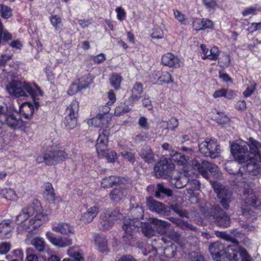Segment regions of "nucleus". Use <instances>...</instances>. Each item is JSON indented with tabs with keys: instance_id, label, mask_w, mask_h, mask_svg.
<instances>
[{
	"instance_id": "47",
	"label": "nucleus",
	"mask_w": 261,
	"mask_h": 261,
	"mask_svg": "<svg viewBox=\"0 0 261 261\" xmlns=\"http://www.w3.org/2000/svg\"><path fill=\"white\" fill-rule=\"evenodd\" d=\"M66 246L71 244L73 239L74 238V228L72 226L67 225L66 224Z\"/></svg>"
},
{
	"instance_id": "25",
	"label": "nucleus",
	"mask_w": 261,
	"mask_h": 261,
	"mask_svg": "<svg viewBox=\"0 0 261 261\" xmlns=\"http://www.w3.org/2000/svg\"><path fill=\"white\" fill-rule=\"evenodd\" d=\"M143 85L137 82L130 90L131 95L128 99L134 103L138 101L142 97L143 94Z\"/></svg>"
},
{
	"instance_id": "27",
	"label": "nucleus",
	"mask_w": 261,
	"mask_h": 261,
	"mask_svg": "<svg viewBox=\"0 0 261 261\" xmlns=\"http://www.w3.org/2000/svg\"><path fill=\"white\" fill-rule=\"evenodd\" d=\"M12 220L10 219L4 220L0 223V238H6L13 227L11 225Z\"/></svg>"
},
{
	"instance_id": "28",
	"label": "nucleus",
	"mask_w": 261,
	"mask_h": 261,
	"mask_svg": "<svg viewBox=\"0 0 261 261\" xmlns=\"http://www.w3.org/2000/svg\"><path fill=\"white\" fill-rule=\"evenodd\" d=\"M99 208L97 206H93L88 208L87 211L82 215V220L85 223H89L97 215Z\"/></svg>"
},
{
	"instance_id": "63",
	"label": "nucleus",
	"mask_w": 261,
	"mask_h": 261,
	"mask_svg": "<svg viewBox=\"0 0 261 261\" xmlns=\"http://www.w3.org/2000/svg\"><path fill=\"white\" fill-rule=\"evenodd\" d=\"M202 2L207 8L214 9L217 4L216 0H202Z\"/></svg>"
},
{
	"instance_id": "24",
	"label": "nucleus",
	"mask_w": 261,
	"mask_h": 261,
	"mask_svg": "<svg viewBox=\"0 0 261 261\" xmlns=\"http://www.w3.org/2000/svg\"><path fill=\"white\" fill-rule=\"evenodd\" d=\"M162 62L163 65L170 67L177 68L180 66L178 57L169 53L162 56Z\"/></svg>"
},
{
	"instance_id": "4",
	"label": "nucleus",
	"mask_w": 261,
	"mask_h": 261,
	"mask_svg": "<svg viewBox=\"0 0 261 261\" xmlns=\"http://www.w3.org/2000/svg\"><path fill=\"white\" fill-rule=\"evenodd\" d=\"M245 162L244 165L240 167L238 177H243L244 180L246 178L248 174L253 176H256L261 173V155L251 154Z\"/></svg>"
},
{
	"instance_id": "45",
	"label": "nucleus",
	"mask_w": 261,
	"mask_h": 261,
	"mask_svg": "<svg viewBox=\"0 0 261 261\" xmlns=\"http://www.w3.org/2000/svg\"><path fill=\"white\" fill-rule=\"evenodd\" d=\"M1 194L2 197L9 200H16L17 199L16 194L15 191L12 189H4L1 191Z\"/></svg>"
},
{
	"instance_id": "51",
	"label": "nucleus",
	"mask_w": 261,
	"mask_h": 261,
	"mask_svg": "<svg viewBox=\"0 0 261 261\" xmlns=\"http://www.w3.org/2000/svg\"><path fill=\"white\" fill-rule=\"evenodd\" d=\"M32 249L30 248H28L26 249L27 256L25 259V261H38V256L36 255L33 254L32 253Z\"/></svg>"
},
{
	"instance_id": "62",
	"label": "nucleus",
	"mask_w": 261,
	"mask_h": 261,
	"mask_svg": "<svg viewBox=\"0 0 261 261\" xmlns=\"http://www.w3.org/2000/svg\"><path fill=\"white\" fill-rule=\"evenodd\" d=\"M108 98L109 101L107 103L108 106L112 105L113 104L116 100V98L114 92L111 90L108 93Z\"/></svg>"
},
{
	"instance_id": "20",
	"label": "nucleus",
	"mask_w": 261,
	"mask_h": 261,
	"mask_svg": "<svg viewBox=\"0 0 261 261\" xmlns=\"http://www.w3.org/2000/svg\"><path fill=\"white\" fill-rule=\"evenodd\" d=\"M111 121V117L110 115H106L102 114H98L97 117L92 118L91 120V123L92 125L95 127H100L101 128L99 129V132L100 130L107 129L109 127ZM109 132V129H108Z\"/></svg>"
},
{
	"instance_id": "39",
	"label": "nucleus",
	"mask_w": 261,
	"mask_h": 261,
	"mask_svg": "<svg viewBox=\"0 0 261 261\" xmlns=\"http://www.w3.org/2000/svg\"><path fill=\"white\" fill-rule=\"evenodd\" d=\"M235 164L233 163H229L227 164H226L225 165V169L226 171L230 174H233L234 175V177L236 178V180L234 181V182L239 183L241 182H245L246 181L244 180V177H240L239 176L238 177L237 174L239 173V171L237 172V170L234 171L233 169V168L234 167Z\"/></svg>"
},
{
	"instance_id": "7",
	"label": "nucleus",
	"mask_w": 261,
	"mask_h": 261,
	"mask_svg": "<svg viewBox=\"0 0 261 261\" xmlns=\"http://www.w3.org/2000/svg\"><path fill=\"white\" fill-rule=\"evenodd\" d=\"M0 118L3 120L4 125L6 124L14 130L20 128L22 125V121L20 118L15 117L8 111L6 107L2 105H0Z\"/></svg>"
},
{
	"instance_id": "42",
	"label": "nucleus",
	"mask_w": 261,
	"mask_h": 261,
	"mask_svg": "<svg viewBox=\"0 0 261 261\" xmlns=\"http://www.w3.org/2000/svg\"><path fill=\"white\" fill-rule=\"evenodd\" d=\"M158 81L162 84H169L173 82L171 74L167 71L158 72Z\"/></svg>"
},
{
	"instance_id": "17",
	"label": "nucleus",
	"mask_w": 261,
	"mask_h": 261,
	"mask_svg": "<svg viewBox=\"0 0 261 261\" xmlns=\"http://www.w3.org/2000/svg\"><path fill=\"white\" fill-rule=\"evenodd\" d=\"M153 224L155 226L152 227L151 224H147L145 227L143 228V232L145 236L150 237L155 233V229H160V231L162 232H165V229L169 228L170 226V223L167 221H163L158 219H153Z\"/></svg>"
},
{
	"instance_id": "53",
	"label": "nucleus",
	"mask_w": 261,
	"mask_h": 261,
	"mask_svg": "<svg viewBox=\"0 0 261 261\" xmlns=\"http://www.w3.org/2000/svg\"><path fill=\"white\" fill-rule=\"evenodd\" d=\"M201 21V19L196 18L194 19L192 22V25L194 29L196 31L202 30L203 29V25Z\"/></svg>"
},
{
	"instance_id": "43",
	"label": "nucleus",
	"mask_w": 261,
	"mask_h": 261,
	"mask_svg": "<svg viewBox=\"0 0 261 261\" xmlns=\"http://www.w3.org/2000/svg\"><path fill=\"white\" fill-rule=\"evenodd\" d=\"M122 77L118 73H113L110 79V83L112 87L115 90L120 88V84L122 82Z\"/></svg>"
},
{
	"instance_id": "41",
	"label": "nucleus",
	"mask_w": 261,
	"mask_h": 261,
	"mask_svg": "<svg viewBox=\"0 0 261 261\" xmlns=\"http://www.w3.org/2000/svg\"><path fill=\"white\" fill-rule=\"evenodd\" d=\"M92 81L93 79L89 73H87L79 79V84L81 89H86L90 87Z\"/></svg>"
},
{
	"instance_id": "61",
	"label": "nucleus",
	"mask_w": 261,
	"mask_h": 261,
	"mask_svg": "<svg viewBox=\"0 0 261 261\" xmlns=\"http://www.w3.org/2000/svg\"><path fill=\"white\" fill-rule=\"evenodd\" d=\"M12 59V55L3 54L0 57V66H4L6 62Z\"/></svg>"
},
{
	"instance_id": "54",
	"label": "nucleus",
	"mask_w": 261,
	"mask_h": 261,
	"mask_svg": "<svg viewBox=\"0 0 261 261\" xmlns=\"http://www.w3.org/2000/svg\"><path fill=\"white\" fill-rule=\"evenodd\" d=\"M11 248V244L8 242H3L0 245V254H6Z\"/></svg>"
},
{
	"instance_id": "30",
	"label": "nucleus",
	"mask_w": 261,
	"mask_h": 261,
	"mask_svg": "<svg viewBox=\"0 0 261 261\" xmlns=\"http://www.w3.org/2000/svg\"><path fill=\"white\" fill-rule=\"evenodd\" d=\"M122 182L121 178L119 176H110L108 177L104 178L101 182V187L103 188H109L113 186L119 184Z\"/></svg>"
},
{
	"instance_id": "6",
	"label": "nucleus",
	"mask_w": 261,
	"mask_h": 261,
	"mask_svg": "<svg viewBox=\"0 0 261 261\" xmlns=\"http://www.w3.org/2000/svg\"><path fill=\"white\" fill-rule=\"evenodd\" d=\"M243 191L244 195V204H242V212L243 216H246L247 218L252 215V211H251L249 206L256 207L259 205L258 201L253 193V191L251 188H245Z\"/></svg>"
},
{
	"instance_id": "32",
	"label": "nucleus",
	"mask_w": 261,
	"mask_h": 261,
	"mask_svg": "<svg viewBox=\"0 0 261 261\" xmlns=\"http://www.w3.org/2000/svg\"><path fill=\"white\" fill-rule=\"evenodd\" d=\"M140 156L145 162L150 163L154 161V153L150 147L144 146L139 152Z\"/></svg>"
},
{
	"instance_id": "52",
	"label": "nucleus",
	"mask_w": 261,
	"mask_h": 261,
	"mask_svg": "<svg viewBox=\"0 0 261 261\" xmlns=\"http://www.w3.org/2000/svg\"><path fill=\"white\" fill-rule=\"evenodd\" d=\"M151 37L154 39H161L164 37V33L160 28H154L151 35Z\"/></svg>"
},
{
	"instance_id": "13",
	"label": "nucleus",
	"mask_w": 261,
	"mask_h": 261,
	"mask_svg": "<svg viewBox=\"0 0 261 261\" xmlns=\"http://www.w3.org/2000/svg\"><path fill=\"white\" fill-rule=\"evenodd\" d=\"M174 169V165L171 160L164 158L156 163L154 166V175L157 178H161L169 176Z\"/></svg>"
},
{
	"instance_id": "55",
	"label": "nucleus",
	"mask_w": 261,
	"mask_h": 261,
	"mask_svg": "<svg viewBox=\"0 0 261 261\" xmlns=\"http://www.w3.org/2000/svg\"><path fill=\"white\" fill-rule=\"evenodd\" d=\"M116 12L117 13V18L119 21H122L126 16V12L121 7H117L116 9Z\"/></svg>"
},
{
	"instance_id": "64",
	"label": "nucleus",
	"mask_w": 261,
	"mask_h": 261,
	"mask_svg": "<svg viewBox=\"0 0 261 261\" xmlns=\"http://www.w3.org/2000/svg\"><path fill=\"white\" fill-rule=\"evenodd\" d=\"M118 261H137L133 256L127 254L122 256Z\"/></svg>"
},
{
	"instance_id": "14",
	"label": "nucleus",
	"mask_w": 261,
	"mask_h": 261,
	"mask_svg": "<svg viewBox=\"0 0 261 261\" xmlns=\"http://www.w3.org/2000/svg\"><path fill=\"white\" fill-rule=\"evenodd\" d=\"M227 250V246L225 248L219 241L211 244L209 247L210 252L215 261H228Z\"/></svg>"
},
{
	"instance_id": "22",
	"label": "nucleus",
	"mask_w": 261,
	"mask_h": 261,
	"mask_svg": "<svg viewBox=\"0 0 261 261\" xmlns=\"http://www.w3.org/2000/svg\"><path fill=\"white\" fill-rule=\"evenodd\" d=\"M146 204L148 208L152 212L164 215L166 212V207L162 203L156 201L152 197H148L146 199Z\"/></svg>"
},
{
	"instance_id": "16",
	"label": "nucleus",
	"mask_w": 261,
	"mask_h": 261,
	"mask_svg": "<svg viewBox=\"0 0 261 261\" xmlns=\"http://www.w3.org/2000/svg\"><path fill=\"white\" fill-rule=\"evenodd\" d=\"M47 216L42 214H36L34 217L31 219L29 221V224L19 223L17 228L18 232L25 230L28 232L33 231L41 224L42 221L47 220Z\"/></svg>"
},
{
	"instance_id": "19",
	"label": "nucleus",
	"mask_w": 261,
	"mask_h": 261,
	"mask_svg": "<svg viewBox=\"0 0 261 261\" xmlns=\"http://www.w3.org/2000/svg\"><path fill=\"white\" fill-rule=\"evenodd\" d=\"M79 110L78 101L74 100L72 101L69 107L66 108V111H69L68 118L66 119L67 126L69 129L75 127L77 124V116Z\"/></svg>"
},
{
	"instance_id": "18",
	"label": "nucleus",
	"mask_w": 261,
	"mask_h": 261,
	"mask_svg": "<svg viewBox=\"0 0 261 261\" xmlns=\"http://www.w3.org/2000/svg\"><path fill=\"white\" fill-rule=\"evenodd\" d=\"M115 216L111 210L105 211L100 215L98 227L100 230L110 229L114 223Z\"/></svg>"
},
{
	"instance_id": "9",
	"label": "nucleus",
	"mask_w": 261,
	"mask_h": 261,
	"mask_svg": "<svg viewBox=\"0 0 261 261\" xmlns=\"http://www.w3.org/2000/svg\"><path fill=\"white\" fill-rule=\"evenodd\" d=\"M212 186L214 191L217 194L218 198L220 199V202L222 206L225 209H228L231 195V192L226 187L223 186L217 181L212 182Z\"/></svg>"
},
{
	"instance_id": "48",
	"label": "nucleus",
	"mask_w": 261,
	"mask_h": 261,
	"mask_svg": "<svg viewBox=\"0 0 261 261\" xmlns=\"http://www.w3.org/2000/svg\"><path fill=\"white\" fill-rule=\"evenodd\" d=\"M0 7V14L3 18L8 19L12 16V10L10 7L3 4H1Z\"/></svg>"
},
{
	"instance_id": "10",
	"label": "nucleus",
	"mask_w": 261,
	"mask_h": 261,
	"mask_svg": "<svg viewBox=\"0 0 261 261\" xmlns=\"http://www.w3.org/2000/svg\"><path fill=\"white\" fill-rule=\"evenodd\" d=\"M200 152L205 156L215 158L219 155V147L217 143L212 139H206L199 143Z\"/></svg>"
},
{
	"instance_id": "37",
	"label": "nucleus",
	"mask_w": 261,
	"mask_h": 261,
	"mask_svg": "<svg viewBox=\"0 0 261 261\" xmlns=\"http://www.w3.org/2000/svg\"><path fill=\"white\" fill-rule=\"evenodd\" d=\"M171 159L178 165L185 166L188 163L189 157L188 155L182 154L181 153L176 152L171 156Z\"/></svg>"
},
{
	"instance_id": "31",
	"label": "nucleus",
	"mask_w": 261,
	"mask_h": 261,
	"mask_svg": "<svg viewBox=\"0 0 261 261\" xmlns=\"http://www.w3.org/2000/svg\"><path fill=\"white\" fill-rule=\"evenodd\" d=\"M172 195V191L168 188H166L161 184H158L156 185V188L155 191V197L159 199H163L164 196L171 197Z\"/></svg>"
},
{
	"instance_id": "59",
	"label": "nucleus",
	"mask_w": 261,
	"mask_h": 261,
	"mask_svg": "<svg viewBox=\"0 0 261 261\" xmlns=\"http://www.w3.org/2000/svg\"><path fill=\"white\" fill-rule=\"evenodd\" d=\"M106 57L105 54L100 53L97 56H93L92 60L95 63L100 64L103 61H105Z\"/></svg>"
},
{
	"instance_id": "36",
	"label": "nucleus",
	"mask_w": 261,
	"mask_h": 261,
	"mask_svg": "<svg viewBox=\"0 0 261 261\" xmlns=\"http://www.w3.org/2000/svg\"><path fill=\"white\" fill-rule=\"evenodd\" d=\"M97 249L101 252H106L108 250L107 241L103 236H97L95 239Z\"/></svg>"
},
{
	"instance_id": "21",
	"label": "nucleus",
	"mask_w": 261,
	"mask_h": 261,
	"mask_svg": "<svg viewBox=\"0 0 261 261\" xmlns=\"http://www.w3.org/2000/svg\"><path fill=\"white\" fill-rule=\"evenodd\" d=\"M64 151L61 150L49 151L44 154L43 161L46 164H55L64 159Z\"/></svg>"
},
{
	"instance_id": "40",
	"label": "nucleus",
	"mask_w": 261,
	"mask_h": 261,
	"mask_svg": "<svg viewBox=\"0 0 261 261\" xmlns=\"http://www.w3.org/2000/svg\"><path fill=\"white\" fill-rule=\"evenodd\" d=\"M36 97V96H35V98H33L34 99V106L29 102L24 103L23 105L21 106H23V108H25V109L28 108L30 110L29 113L23 114L24 115V117L27 119H29L33 115L34 111V108H35L36 109H38L40 106L39 102L35 100Z\"/></svg>"
},
{
	"instance_id": "5",
	"label": "nucleus",
	"mask_w": 261,
	"mask_h": 261,
	"mask_svg": "<svg viewBox=\"0 0 261 261\" xmlns=\"http://www.w3.org/2000/svg\"><path fill=\"white\" fill-rule=\"evenodd\" d=\"M192 166L206 179L209 178L210 173L214 175L219 176V169L218 167L209 162L203 161L200 163L197 160H194L192 162Z\"/></svg>"
},
{
	"instance_id": "1",
	"label": "nucleus",
	"mask_w": 261,
	"mask_h": 261,
	"mask_svg": "<svg viewBox=\"0 0 261 261\" xmlns=\"http://www.w3.org/2000/svg\"><path fill=\"white\" fill-rule=\"evenodd\" d=\"M130 212L133 215V218H125L123 220L122 228L124 231V234L122 237V241L125 244L133 245L136 240L135 234L141 225L139 220L143 217L144 211L141 206L137 205L130 209Z\"/></svg>"
},
{
	"instance_id": "26",
	"label": "nucleus",
	"mask_w": 261,
	"mask_h": 261,
	"mask_svg": "<svg viewBox=\"0 0 261 261\" xmlns=\"http://www.w3.org/2000/svg\"><path fill=\"white\" fill-rule=\"evenodd\" d=\"M134 103L128 98L125 99L124 102H121L117 106L115 109V115L116 116H121L127 112H129Z\"/></svg>"
},
{
	"instance_id": "49",
	"label": "nucleus",
	"mask_w": 261,
	"mask_h": 261,
	"mask_svg": "<svg viewBox=\"0 0 261 261\" xmlns=\"http://www.w3.org/2000/svg\"><path fill=\"white\" fill-rule=\"evenodd\" d=\"M174 17L182 24H186V18L185 15L177 10H174Z\"/></svg>"
},
{
	"instance_id": "15",
	"label": "nucleus",
	"mask_w": 261,
	"mask_h": 261,
	"mask_svg": "<svg viewBox=\"0 0 261 261\" xmlns=\"http://www.w3.org/2000/svg\"><path fill=\"white\" fill-rule=\"evenodd\" d=\"M231 241L233 244L227 245L228 260L238 261V254L242 257V261L250 257L246 250L239 247V242L236 239L232 238Z\"/></svg>"
},
{
	"instance_id": "38",
	"label": "nucleus",
	"mask_w": 261,
	"mask_h": 261,
	"mask_svg": "<svg viewBox=\"0 0 261 261\" xmlns=\"http://www.w3.org/2000/svg\"><path fill=\"white\" fill-rule=\"evenodd\" d=\"M249 144H248V147L250 148L249 154L250 156L251 154L261 155L259 151V149L261 147L260 143L257 141L254 140L252 138H249Z\"/></svg>"
},
{
	"instance_id": "8",
	"label": "nucleus",
	"mask_w": 261,
	"mask_h": 261,
	"mask_svg": "<svg viewBox=\"0 0 261 261\" xmlns=\"http://www.w3.org/2000/svg\"><path fill=\"white\" fill-rule=\"evenodd\" d=\"M230 151L235 160L240 164H243L250 158L248 145L245 142L232 144Z\"/></svg>"
},
{
	"instance_id": "3",
	"label": "nucleus",
	"mask_w": 261,
	"mask_h": 261,
	"mask_svg": "<svg viewBox=\"0 0 261 261\" xmlns=\"http://www.w3.org/2000/svg\"><path fill=\"white\" fill-rule=\"evenodd\" d=\"M109 135L110 133L108 130H100L95 147L100 157L106 158L109 162H114L117 159L116 153L107 149Z\"/></svg>"
},
{
	"instance_id": "2",
	"label": "nucleus",
	"mask_w": 261,
	"mask_h": 261,
	"mask_svg": "<svg viewBox=\"0 0 261 261\" xmlns=\"http://www.w3.org/2000/svg\"><path fill=\"white\" fill-rule=\"evenodd\" d=\"M34 88L30 84L25 81L13 80L7 86V90L12 96L15 97H27L31 96L35 98L38 95H42V93L39 87L34 85Z\"/></svg>"
},
{
	"instance_id": "11",
	"label": "nucleus",
	"mask_w": 261,
	"mask_h": 261,
	"mask_svg": "<svg viewBox=\"0 0 261 261\" xmlns=\"http://www.w3.org/2000/svg\"><path fill=\"white\" fill-rule=\"evenodd\" d=\"M41 205L40 202L35 199L28 207L23 208L20 214L16 216L15 221L17 224L22 223L35 214H40Z\"/></svg>"
},
{
	"instance_id": "34",
	"label": "nucleus",
	"mask_w": 261,
	"mask_h": 261,
	"mask_svg": "<svg viewBox=\"0 0 261 261\" xmlns=\"http://www.w3.org/2000/svg\"><path fill=\"white\" fill-rule=\"evenodd\" d=\"M124 192V190L122 188H115L110 192L109 197L112 201L119 202L125 196Z\"/></svg>"
},
{
	"instance_id": "12",
	"label": "nucleus",
	"mask_w": 261,
	"mask_h": 261,
	"mask_svg": "<svg viewBox=\"0 0 261 261\" xmlns=\"http://www.w3.org/2000/svg\"><path fill=\"white\" fill-rule=\"evenodd\" d=\"M208 214L215 220L216 224L221 227L225 228L229 226L230 217L219 206L212 207L209 211Z\"/></svg>"
},
{
	"instance_id": "57",
	"label": "nucleus",
	"mask_w": 261,
	"mask_h": 261,
	"mask_svg": "<svg viewBox=\"0 0 261 261\" xmlns=\"http://www.w3.org/2000/svg\"><path fill=\"white\" fill-rule=\"evenodd\" d=\"M81 89L79 84L73 83L70 86L69 89L68 91L69 95H73L78 92L79 90H82Z\"/></svg>"
},
{
	"instance_id": "60",
	"label": "nucleus",
	"mask_w": 261,
	"mask_h": 261,
	"mask_svg": "<svg viewBox=\"0 0 261 261\" xmlns=\"http://www.w3.org/2000/svg\"><path fill=\"white\" fill-rule=\"evenodd\" d=\"M139 125L143 128L147 130L149 127L147 122V119L145 117H141L138 121Z\"/></svg>"
},
{
	"instance_id": "50",
	"label": "nucleus",
	"mask_w": 261,
	"mask_h": 261,
	"mask_svg": "<svg viewBox=\"0 0 261 261\" xmlns=\"http://www.w3.org/2000/svg\"><path fill=\"white\" fill-rule=\"evenodd\" d=\"M0 36L1 44L2 43V41L6 42L8 40H11L12 38V35L9 33L8 30L4 29L2 31Z\"/></svg>"
},
{
	"instance_id": "29",
	"label": "nucleus",
	"mask_w": 261,
	"mask_h": 261,
	"mask_svg": "<svg viewBox=\"0 0 261 261\" xmlns=\"http://www.w3.org/2000/svg\"><path fill=\"white\" fill-rule=\"evenodd\" d=\"M46 237L48 241L56 247L63 248L65 246V242L62 238L56 237L50 231L46 233Z\"/></svg>"
},
{
	"instance_id": "35",
	"label": "nucleus",
	"mask_w": 261,
	"mask_h": 261,
	"mask_svg": "<svg viewBox=\"0 0 261 261\" xmlns=\"http://www.w3.org/2000/svg\"><path fill=\"white\" fill-rule=\"evenodd\" d=\"M67 254L72 257L75 261H84L82 251L78 247H72L68 249Z\"/></svg>"
},
{
	"instance_id": "46",
	"label": "nucleus",
	"mask_w": 261,
	"mask_h": 261,
	"mask_svg": "<svg viewBox=\"0 0 261 261\" xmlns=\"http://www.w3.org/2000/svg\"><path fill=\"white\" fill-rule=\"evenodd\" d=\"M36 250L39 252H43L45 251V243L44 240L41 238H35L33 242Z\"/></svg>"
},
{
	"instance_id": "56",
	"label": "nucleus",
	"mask_w": 261,
	"mask_h": 261,
	"mask_svg": "<svg viewBox=\"0 0 261 261\" xmlns=\"http://www.w3.org/2000/svg\"><path fill=\"white\" fill-rule=\"evenodd\" d=\"M168 128L174 130L178 126V120L174 117L170 118L168 121Z\"/></svg>"
},
{
	"instance_id": "23",
	"label": "nucleus",
	"mask_w": 261,
	"mask_h": 261,
	"mask_svg": "<svg viewBox=\"0 0 261 261\" xmlns=\"http://www.w3.org/2000/svg\"><path fill=\"white\" fill-rule=\"evenodd\" d=\"M192 172L187 170H184L180 176L172 179L171 182L177 189H181L186 186L190 180V176Z\"/></svg>"
},
{
	"instance_id": "58",
	"label": "nucleus",
	"mask_w": 261,
	"mask_h": 261,
	"mask_svg": "<svg viewBox=\"0 0 261 261\" xmlns=\"http://www.w3.org/2000/svg\"><path fill=\"white\" fill-rule=\"evenodd\" d=\"M53 230L56 232H60L62 234L65 233V228L64 223H60L56 226H54L52 227Z\"/></svg>"
},
{
	"instance_id": "33",
	"label": "nucleus",
	"mask_w": 261,
	"mask_h": 261,
	"mask_svg": "<svg viewBox=\"0 0 261 261\" xmlns=\"http://www.w3.org/2000/svg\"><path fill=\"white\" fill-rule=\"evenodd\" d=\"M44 196L49 203H53L55 200V194L52 185L49 182L44 184Z\"/></svg>"
},
{
	"instance_id": "44",
	"label": "nucleus",
	"mask_w": 261,
	"mask_h": 261,
	"mask_svg": "<svg viewBox=\"0 0 261 261\" xmlns=\"http://www.w3.org/2000/svg\"><path fill=\"white\" fill-rule=\"evenodd\" d=\"M208 51V53H207L206 56L202 57V59L205 60L207 59L210 60H217L218 59L220 51L217 47L214 46L212 47Z\"/></svg>"
}]
</instances>
